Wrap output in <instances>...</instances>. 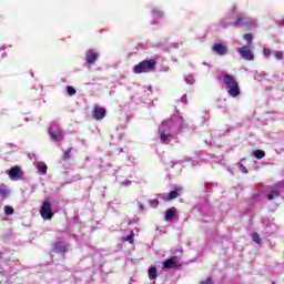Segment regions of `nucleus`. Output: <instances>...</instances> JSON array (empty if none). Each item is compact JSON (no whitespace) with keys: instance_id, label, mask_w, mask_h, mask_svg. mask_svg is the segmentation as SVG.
<instances>
[{"instance_id":"f257e3e1","label":"nucleus","mask_w":284,"mask_h":284,"mask_svg":"<svg viewBox=\"0 0 284 284\" xmlns=\"http://www.w3.org/2000/svg\"><path fill=\"white\" fill-rule=\"evenodd\" d=\"M156 68V60H143L142 62H139L134 65L133 72L135 74H143L145 72H150Z\"/></svg>"},{"instance_id":"f03ea898","label":"nucleus","mask_w":284,"mask_h":284,"mask_svg":"<svg viewBox=\"0 0 284 284\" xmlns=\"http://www.w3.org/2000/svg\"><path fill=\"white\" fill-rule=\"evenodd\" d=\"M233 26L235 28H252V26H254V21L250 20V18L245 16H239L234 20Z\"/></svg>"},{"instance_id":"7ed1b4c3","label":"nucleus","mask_w":284,"mask_h":284,"mask_svg":"<svg viewBox=\"0 0 284 284\" xmlns=\"http://www.w3.org/2000/svg\"><path fill=\"white\" fill-rule=\"evenodd\" d=\"M40 214L44 220L52 219V216H54V213H52V204H50V202L48 201L43 202L40 210Z\"/></svg>"},{"instance_id":"20e7f679","label":"nucleus","mask_w":284,"mask_h":284,"mask_svg":"<svg viewBox=\"0 0 284 284\" xmlns=\"http://www.w3.org/2000/svg\"><path fill=\"white\" fill-rule=\"evenodd\" d=\"M237 52L245 61H254V52L250 50V47H241Z\"/></svg>"},{"instance_id":"39448f33","label":"nucleus","mask_w":284,"mask_h":284,"mask_svg":"<svg viewBox=\"0 0 284 284\" xmlns=\"http://www.w3.org/2000/svg\"><path fill=\"white\" fill-rule=\"evenodd\" d=\"M99 60V53H97L94 50L90 49L85 53V61L89 65H94L97 61Z\"/></svg>"},{"instance_id":"423d86ee","label":"nucleus","mask_w":284,"mask_h":284,"mask_svg":"<svg viewBox=\"0 0 284 284\" xmlns=\"http://www.w3.org/2000/svg\"><path fill=\"white\" fill-rule=\"evenodd\" d=\"M7 174L10 179H21L23 176V171H21V166L16 165L8 170Z\"/></svg>"},{"instance_id":"0eeeda50","label":"nucleus","mask_w":284,"mask_h":284,"mask_svg":"<svg viewBox=\"0 0 284 284\" xmlns=\"http://www.w3.org/2000/svg\"><path fill=\"white\" fill-rule=\"evenodd\" d=\"M105 114H108V111L104 108L95 106L93 109V119L97 121H101V119H105Z\"/></svg>"},{"instance_id":"6e6552de","label":"nucleus","mask_w":284,"mask_h":284,"mask_svg":"<svg viewBox=\"0 0 284 284\" xmlns=\"http://www.w3.org/2000/svg\"><path fill=\"white\" fill-rule=\"evenodd\" d=\"M163 265L164 270H174V267H179V257L172 256L171 258L164 261Z\"/></svg>"},{"instance_id":"1a4fd4ad","label":"nucleus","mask_w":284,"mask_h":284,"mask_svg":"<svg viewBox=\"0 0 284 284\" xmlns=\"http://www.w3.org/2000/svg\"><path fill=\"white\" fill-rule=\"evenodd\" d=\"M223 83L226 85V88H232L234 85H239V82L236 81V78L232 74H224L223 75Z\"/></svg>"},{"instance_id":"9d476101","label":"nucleus","mask_w":284,"mask_h":284,"mask_svg":"<svg viewBox=\"0 0 284 284\" xmlns=\"http://www.w3.org/2000/svg\"><path fill=\"white\" fill-rule=\"evenodd\" d=\"M183 194V186H175L173 191H171L166 197V201H174Z\"/></svg>"},{"instance_id":"9b49d317","label":"nucleus","mask_w":284,"mask_h":284,"mask_svg":"<svg viewBox=\"0 0 284 284\" xmlns=\"http://www.w3.org/2000/svg\"><path fill=\"white\" fill-rule=\"evenodd\" d=\"M212 51L216 52V54H220V57L227 54V48L221 43L213 45Z\"/></svg>"},{"instance_id":"f8f14e48","label":"nucleus","mask_w":284,"mask_h":284,"mask_svg":"<svg viewBox=\"0 0 284 284\" xmlns=\"http://www.w3.org/2000/svg\"><path fill=\"white\" fill-rule=\"evenodd\" d=\"M227 94L230 97H233V98L239 97L241 94V87H239V84H235L233 87H229Z\"/></svg>"},{"instance_id":"ddd939ff","label":"nucleus","mask_w":284,"mask_h":284,"mask_svg":"<svg viewBox=\"0 0 284 284\" xmlns=\"http://www.w3.org/2000/svg\"><path fill=\"white\" fill-rule=\"evenodd\" d=\"M53 252H57V254H65L68 252V248H65L64 243H55L53 246Z\"/></svg>"},{"instance_id":"4468645a","label":"nucleus","mask_w":284,"mask_h":284,"mask_svg":"<svg viewBox=\"0 0 284 284\" xmlns=\"http://www.w3.org/2000/svg\"><path fill=\"white\" fill-rule=\"evenodd\" d=\"M49 134L53 139V141H61L63 139L61 131H54V130L50 129Z\"/></svg>"},{"instance_id":"2eb2a0df","label":"nucleus","mask_w":284,"mask_h":284,"mask_svg":"<svg viewBox=\"0 0 284 284\" xmlns=\"http://www.w3.org/2000/svg\"><path fill=\"white\" fill-rule=\"evenodd\" d=\"M0 196H2V199L10 196V189L6 184L0 185Z\"/></svg>"},{"instance_id":"dca6fc26","label":"nucleus","mask_w":284,"mask_h":284,"mask_svg":"<svg viewBox=\"0 0 284 284\" xmlns=\"http://www.w3.org/2000/svg\"><path fill=\"white\" fill-rule=\"evenodd\" d=\"M37 170L39 174H48V164L43 162H39L37 164Z\"/></svg>"},{"instance_id":"f3484780","label":"nucleus","mask_w":284,"mask_h":284,"mask_svg":"<svg viewBox=\"0 0 284 284\" xmlns=\"http://www.w3.org/2000/svg\"><path fill=\"white\" fill-rule=\"evenodd\" d=\"M150 281H156V266H151L148 271Z\"/></svg>"},{"instance_id":"a211bd4d","label":"nucleus","mask_w":284,"mask_h":284,"mask_svg":"<svg viewBox=\"0 0 284 284\" xmlns=\"http://www.w3.org/2000/svg\"><path fill=\"white\" fill-rule=\"evenodd\" d=\"M176 216V211L174 209H169L165 213V221H172Z\"/></svg>"},{"instance_id":"6ab92c4d","label":"nucleus","mask_w":284,"mask_h":284,"mask_svg":"<svg viewBox=\"0 0 284 284\" xmlns=\"http://www.w3.org/2000/svg\"><path fill=\"white\" fill-rule=\"evenodd\" d=\"M253 156L258 160L265 159V151L257 149L253 152Z\"/></svg>"},{"instance_id":"aec40b11","label":"nucleus","mask_w":284,"mask_h":284,"mask_svg":"<svg viewBox=\"0 0 284 284\" xmlns=\"http://www.w3.org/2000/svg\"><path fill=\"white\" fill-rule=\"evenodd\" d=\"M70 159H72V148L67 149L62 158L63 161H70Z\"/></svg>"},{"instance_id":"412c9836","label":"nucleus","mask_w":284,"mask_h":284,"mask_svg":"<svg viewBox=\"0 0 284 284\" xmlns=\"http://www.w3.org/2000/svg\"><path fill=\"white\" fill-rule=\"evenodd\" d=\"M254 37L252 36V33H245L244 34V41H246V43L248 45H252V41H253Z\"/></svg>"},{"instance_id":"4be33fe9","label":"nucleus","mask_w":284,"mask_h":284,"mask_svg":"<svg viewBox=\"0 0 284 284\" xmlns=\"http://www.w3.org/2000/svg\"><path fill=\"white\" fill-rule=\"evenodd\" d=\"M67 92L70 97H74V94H77V89H74V87H67Z\"/></svg>"},{"instance_id":"5701e85b","label":"nucleus","mask_w":284,"mask_h":284,"mask_svg":"<svg viewBox=\"0 0 284 284\" xmlns=\"http://www.w3.org/2000/svg\"><path fill=\"white\" fill-rule=\"evenodd\" d=\"M4 213L7 214V216H11V214H14V209H12V206H4Z\"/></svg>"},{"instance_id":"b1692460","label":"nucleus","mask_w":284,"mask_h":284,"mask_svg":"<svg viewBox=\"0 0 284 284\" xmlns=\"http://www.w3.org/2000/svg\"><path fill=\"white\" fill-rule=\"evenodd\" d=\"M276 196H278V192L272 191L268 195H266V199L272 201L273 199H276Z\"/></svg>"},{"instance_id":"393cba45","label":"nucleus","mask_w":284,"mask_h":284,"mask_svg":"<svg viewBox=\"0 0 284 284\" xmlns=\"http://www.w3.org/2000/svg\"><path fill=\"white\" fill-rule=\"evenodd\" d=\"M168 139H170V134H166L165 131H163L161 133L160 141H162V143H165V141H168Z\"/></svg>"},{"instance_id":"a878e982","label":"nucleus","mask_w":284,"mask_h":284,"mask_svg":"<svg viewBox=\"0 0 284 284\" xmlns=\"http://www.w3.org/2000/svg\"><path fill=\"white\" fill-rule=\"evenodd\" d=\"M237 166L240 168V172L242 174H247V168L245 165H243L242 163H237Z\"/></svg>"},{"instance_id":"bb28decb","label":"nucleus","mask_w":284,"mask_h":284,"mask_svg":"<svg viewBox=\"0 0 284 284\" xmlns=\"http://www.w3.org/2000/svg\"><path fill=\"white\" fill-rule=\"evenodd\" d=\"M283 51H275V59H277V61H283Z\"/></svg>"},{"instance_id":"cd10ccee","label":"nucleus","mask_w":284,"mask_h":284,"mask_svg":"<svg viewBox=\"0 0 284 284\" xmlns=\"http://www.w3.org/2000/svg\"><path fill=\"white\" fill-rule=\"evenodd\" d=\"M120 185H122L123 187H129V185H132V182L130 180H124L120 182Z\"/></svg>"},{"instance_id":"c85d7f7f","label":"nucleus","mask_w":284,"mask_h":284,"mask_svg":"<svg viewBox=\"0 0 284 284\" xmlns=\"http://www.w3.org/2000/svg\"><path fill=\"white\" fill-rule=\"evenodd\" d=\"M151 207H159V200H149Z\"/></svg>"},{"instance_id":"c756f323","label":"nucleus","mask_w":284,"mask_h":284,"mask_svg":"<svg viewBox=\"0 0 284 284\" xmlns=\"http://www.w3.org/2000/svg\"><path fill=\"white\" fill-rule=\"evenodd\" d=\"M124 241H128L129 243H134V233L128 235Z\"/></svg>"},{"instance_id":"7c9ffc66","label":"nucleus","mask_w":284,"mask_h":284,"mask_svg":"<svg viewBox=\"0 0 284 284\" xmlns=\"http://www.w3.org/2000/svg\"><path fill=\"white\" fill-rule=\"evenodd\" d=\"M252 237H253V241H254L255 243H261V236H258L257 233H254V234L252 235Z\"/></svg>"},{"instance_id":"2f4dec72","label":"nucleus","mask_w":284,"mask_h":284,"mask_svg":"<svg viewBox=\"0 0 284 284\" xmlns=\"http://www.w3.org/2000/svg\"><path fill=\"white\" fill-rule=\"evenodd\" d=\"M152 14H156L158 17H163V11H160L158 9H153Z\"/></svg>"},{"instance_id":"473e14b6","label":"nucleus","mask_w":284,"mask_h":284,"mask_svg":"<svg viewBox=\"0 0 284 284\" xmlns=\"http://www.w3.org/2000/svg\"><path fill=\"white\" fill-rule=\"evenodd\" d=\"M263 54H264V57H270V54H272V50L267 49V48H264Z\"/></svg>"},{"instance_id":"72a5a7b5","label":"nucleus","mask_w":284,"mask_h":284,"mask_svg":"<svg viewBox=\"0 0 284 284\" xmlns=\"http://www.w3.org/2000/svg\"><path fill=\"white\" fill-rule=\"evenodd\" d=\"M201 284H212V278H207L206 281L202 282Z\"/></svg>"},{"instance_id":"f704fd0d","label":"nucleus","mask_w":284,"mask_h":284,"mask_svg":"<svg viewBox=\"0 0 284 284\" xmlns=\"http://www.w3.org/2000/svg\"><path fill=\"white\" fill-rule=\"evenodd\" d=\"M141 212H145V206L143 204H140Z\"/></svg>"},{"instance_id":"c9c22d12","label":"nucleus","mask_w":284,"mask_h":284,"mask_svg":"<svg viewBox=\"0 0 284 284\" xmlns=\"http://www.w3.org/2000/svg\"><path fill=\"white\" fill-rule=\"evenodd\" d=\"M186 82H189L190 84H192V77H187V78H186Z\"/></svg>"},{"instance_id":"e433bc0d","label":"nucleus","mask_w":284,"mask_h":284,"mask_svg":"<svg viewBox=\"0 0 284 284\" xmlns=\"http://www.w3.org/2000/svg\"><path fill=\"white\" fill-rule=\"evenodd\" d=\"M0 258H1V254H0Z\"/></svg>"}]
</instances>
